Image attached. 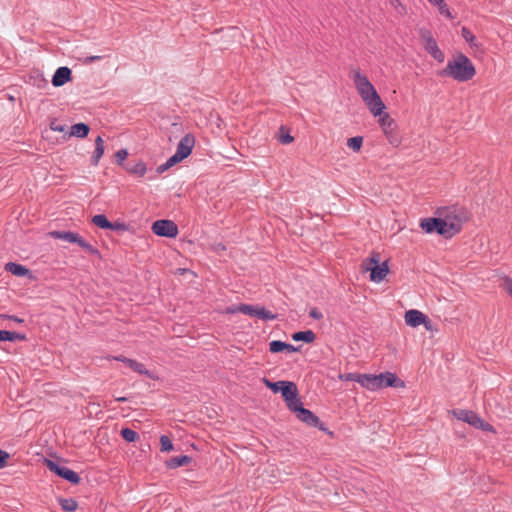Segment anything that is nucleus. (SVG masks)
Returning a JSON list of instances; mask_svg holds the SVG:
<instances>
[{"mask_svg":"<svg viewBox=\"0 0 512 512\" xmlns=\"http://www.w3.org/2000/svg\"><path fill=\"white\" fill-rule=\"evenodd\" d=\"M351 78L357 93L369 112L373 116L381 114L386 109V106L367 76L359 68H356L352 70Z\"/></svg>","mask_w":512,"mask_h":512,"instance_id":"1","label":"nucleus"},{"mask_svg":"<svg viewBox=\"0 0 512 512\" xmlns=\"http://www.w3.org/2000/svg\"><path fill=\"white\" fill-rule=\"evenodd\" d=\"M439 74L444 77H451L458 82H466L475 76L476 69L466 55L458 53L447 62L446 67Z\"/></svg>","mask_w":512,"mask_h":512,"instance_id":"2","label":"nucleus"},{"mask_svg":"<svg viewBox=\"0 0 512 512\" xmlns=\"http://www.w3.org/2000/svg\"><path fill=\"white\" fill-rule=\"evenodd\" d=\"M361 386L376 391L385 387L404 388L405 383L392 372H384L378 375L362 374Z\"/></svg>","mask_w":512,"mask_h":512,"instance_id":"3","label":"nucleus"},{"mask_svg":"<svg viewBox=\"0 0 512 512\" xmlns=\"http://www.w3.org/2000/svg\"><path fill=\"white\" fill-rule=\"evenodd\" d=\"M195 142L196 140L193 134L188 133L184 135L177 145L175 154L172 155L164 164L160 165L158 167V171L164 172L165 170L186 159L191 154L192 149L195 146Z\"/></svg>","mask_w":512,"mask_h":512,"instance_id":"4","label":"nucleus"},{"mask_svg":"<svg viewBox=\"0 0 512 512\" xmlns=\"http://www.w3.org/2000/svg\"><path fill=\"white\" fill-rule=\"evenodd\" d=\"M421 228L427 232H437L438 234L450 238L460 230V225L455 222H447L440 218H427L421 221Z\"/></svg>","mask_w":512,"mask_h":512,"instance_id":"5","label":"nucleus"},{"mask_svg":"<svg viewBox=\"0 0 512 512\" xmlns=\"http://www.w3.org/2000/svg\"><path fill=\"white\" fill-rule=\"evenodd\" d=\"M49 236L55 239H60L69 243H76L85 251L90 254L97 255L98 250L93 247L91 244L86 242L79 234L71 232V231H51L49 232Z\"/></svg>","mask_w":512,"mask_h":512,"instance_id":"6","label":"nucleus"},{"mask_svg":"<svg viewBox=\"0 0 512 512\" xmlns=\"http://www.w3.org/2000/svg\"><path fill=\"white\" fill-rule=\"evenodd\" d=\"M419 34L425 50L434 60L442 63L445 59V56L438 47L436 40L432 36V33L427 29H420Z\"/></svg>","mask_w":512,"mask_h":512,"instance_id":"7","label":"nucleus"},{"mask_svg":"<svg viewBox=\"0 0 512 512\" xmlns=\"http://www.w3.org/2000/svg\"><path fill=\"white\" fill-rule=\"evenodd\" d=\"M378 117V123L379 126L386 136L387 140L392 145H397L399 143L398 137H397V126L395 124V121L390 117L388 113L381 112V114L377 115Z\"/></svg>","mask_w":512,"mask_h":512,"instance_id":"8","label":"nucleus"},{"mask_svg":"<svg viewBox=\"0 0 512 512\" xmlns=\"http://www.w3.org/2000/svg\"><path fill=\"white\" fill-rule=\"evenodd\" d=\"M453 415L458 419V420H461L463 422H466L476 428H480L484 431H489L491 430V426L484 422L476 413H474L473 411H469V410H462V409H458V410H453Z\"/></svg>","mask_w":512,"mask_h":512,"instance_id":"9","label":"nucleus"},{"mask_svg":"<svg viewBox=\"0 0 512 512\" xmlns=\"http://www.w3.org/2000/svg\"><path fill=\"white\" fill-rule=\"evenodd\" d=\"M151 229L154 234L161 237L174 238L178 235V227L172 220H157Z\"/></svg>","mask_w":512,"mask_h":512,"instance_id":"10","label":"nucleus"},{"mask_svg":"<svg viewBox=\"0 0 512 512\" xmlns=\"http://www.w3.org/2000/svg\"><path fill=\"white\" fill-rule=\"evenodd\" d=\"M44 464L50 471L69 481L70 483L78 484L80 482V477L73 470L64 466H60L50 459H44Z\"/></svg>","mask_w":512,"mask_h":512,"instance_id":"11","label":"nucleus"},{"mask_svg":"<svg viewBox=\"0 0 512 512\" xmlns=\"http://www.w3.org/2000/svg\"><path fill=\"white\" fill-rule=\"evenodd\" d=\"M238 311L239 313H243L262 320H274L276 318V315L271 311L258 305L240 304L238 305Z\"/></svg>","mask_w":512,"mask_h":512,"instance_id":"12","label":"nucleus"},{"mask_svg":"<svg viewBox=\"0 0 512 512\" xmlns=\"http://www.w3.org/2000/svg\"><path fill=\"white\" fill-rule=\"evenodd\" d=\"M426 316L427 315H425L424 313H422L419 310L411 309L405 313L404 319H405V323L408 326L417 327L419 325H422L423 323H426L425 322Z\"/></svg>","mask_w":512,"mask_h":512,"instance_id":"13","label":"nucleus"},{"mask_svg":"<svg viewBox=\"0 0 512 512\" xmlns=\"http://www.w3.org/2000/svg\"><path fill=\"white\" fill-rule=\"evenodd\" d=\"M71 80V70L68 67H60L56 70L52 78V84L60 87Z\"/></svg>","mask_w":512,"mask_h":512,"instance_id":"14","label":"nucleus"},{"mask_svg":"<svg viewBox=\"0 0 512 512\" xmlns=\"http://www.w3.org/2000/svg\"><path fill=\"white\" fill-rule=\"evenodd\" d=\"M389 267L387 262L378 263L370 271V280L375 283H380L387 276Z\"/></svg>","mask_w":512,"mask_h":512,"instance_id":"15","label":"nucleus"},{"mask_svg":"<svg viewBox=\"0 0 512 512\" xmlns=\"http://www.w3.org/2000/svg\"><path fill=\"white\" fill-rule=\"evenodd\" d=\"M296 416L300 421L305 422L310 426H317L320 422L319 418L316 415H314L310 410H307L305 408L300 409L296 413Z\"/></svg>","mask_w":512,"mask_h":512,"instance_id":"16","label":"nucleus"},{"mask_svg":"<svg viewBox=\"0 0 512 512\" xmlns=\"http://www.w3.org/2000/svg\"><path fill=\"white\" fill-rule=\"evenodd\" d=\"M461 36L469 43L472 49L482 51V44L476 40L475 35L467 27H462Z\"/></svg>","mask_w":512,"mask_h":512,"instance_id":"17","label":"nucleus"},{"mask_svg":"<svg viewBox=\"0 0 512 512\" xmlns=\"http://www.w3.org/2000/svg\"><path fill=\"white\" fill-rule=\"evenodd\" d=\"M104 140L101 136H98L96 139H95V150H94V153L91 157V163L94 165V166H97L100 159L102 158L103 154H104Z\"/></svg>","mask_w":512,"mask_h":512,"instance_id":"18","label":"nucleus"},{"mask_svg":"<svg viewBox=\"0 0 512 512\" xmlns=\"http://www.w3.org/2000/svg\"><path fill=\"white\" fill-rule=\"evenodd\" d=\"M281 394L285 402L292 400L294 397L298 396V389L296 384L291 381H286L283 388L281 389Z\"/></svg>","mask_w":512,"mask_h":512,"instance_id":"19","label":"nucleus"},{"mask_svg":"<svg viewBox=\"0 0 512 512\" xmlns=\"http://www.w3.org/2000/svg\"><path fill=\"white\" fill-rule=\"evenodd\" d=\"M90 128L85 123H77L71 126L69 137L85 138L89 134Z\"/></svg>","mask_w":512,"mask_h":512,"instance_id":"20","label":"nucleus"},{"mask_svg":"<svg viewBox=\"0 0 512 512\" xmlns=\"http://www.w3.org/2000/svg\"><path fill=\"white\" fill-rule=\"evenodd\" d=\"M5 270L7 272H10L11 274L19 277H23L29 274V269L26 268L23 265L14 263V262H8L5 265Z\"/></svg>","mask_w":512,"mask_h":512,"instance_id":"21","label":"nucleus"},{"mask_svg":"<svg viewBox=\"0 0 512 512\" xmlns=\"http://www.w3.org/2000/svg\"><path fill=\"white\" fill-rule=\"evenodd\" d=\"M380 263V255L377 252H372L370 257L364 259L361 264L362 272H370L371 269Z\"/></svg>","mask_w":512,"mask_h":512,"instance_id":"22","label":"nucleus"},{"mask_svg":"<svg viewBox=\"0 0 512 512\" xmlns=\"http://www.w3.org/2000/svg\"><path fill=\"white\" fill-rule=\"evenodd\" d=\"M125 365L127 367H129L130 369H132L133 371L139 373V374L146 375V376H148L150 378L152 377L150 372L145 368V366L142 363H139L136 360L128 358V360H126V364Z\"/></svg>","mask_w":512,"mask_h":512,"instance_id":"23","label":"nucleus"},{"mask_svg":"<svg viewBox=\"0 0 512 512\" xmlns=\"http://www.w3.org/2000/svg\"><path fill=\"white\" fill-rule=\"evenodd\" d=\"M294 341H304L306 343H312L315 340V333L311 330L300 331L292 334Z\"/></svg>","mask_w":512,"mask_h":512,"instance_id":"24","label":"nucleus"},{"mask_svg":"<svg viewBox=\"0 0 512 512\" xmlns=\"http://www.w3.org/2000/svg\"><path fill=\"white\" fill-rule=\"evenodd\" d=\"M92 223L102 229L115 228L114 224L111 223L103 214L93 216Z\"/></svg>","mask_w":512,"mask_h":512,"instance_id":"25","label":"nucleus"},{"mask_svg":"<svg viewBox=\"0 0 512 512\" xmlns=\"http://www.w3.org/2000/svg\"><path fill=\"white\" fill-rule=\"evenodd\" d=\"M127 171L130 174L136 175L138 177H142L145 175L147 168L143 161H138L134 165L128 167Z\"/></svg>","mask_w":512,"mask_h":512,"instance_id":"26","label":"nucleus"},{"mask_svg":"<svg viewBox=\"0 0 512 512\" xmlns=\"http://www.w3.org/2000/svg\"><path fill=\"white\" fill-rule=\"evenodd\" d=\"M190 460H191L190 457H188L186 455L174 457V458H171L167 462V466L169 468L175 469V468H178L180 466L188 464L190 462Z\"/></svg>","mask_w":512,"mask_h":512,"instance_id":"27","label":"nucleus"},{"mask_svg":"<svg viewBox=\"0 0 512 512\" xmlns=\"http://www.w3.org/2000/svg\"><path fill=\"white\" fill-rule=\"evenodd\" d=\"M59 504L64 511L73 512L77 509V502L72 498H60Z\"/></svg>","mask_w":512,"mask_h":512,"instance_id":"28","label":"nucleus"},{"mask_svg":"<svg viewBox=\"0 0 512 512\" xmlns=\"http://www.w3.org/2000/svg\"><path fill=\"white\" fill-rule=\"evenodd\" d=\"M25 337L17 332L0 330V341L23 340Z\"/></svg>","mask_w":512,"mask_h":512,"instance_id":"29","label":"nucleus"},{"mask_svg":"<svg viewBox=\"0 0 512 512\" xmlns=\"http://www.w3.org/2000/svg\"><path fill=\"white\" fill-rule=\"evenodd\" d=\"M363 144V137L355 136L347 140V146L354 152H359Z\"/></svg>","mask_w":512,"mask_h":512,"instance_id":"30","label":"nucleus"},{"mask_svg":"<svg viewBox=\"0 0 512 512\" xmlns=\"http://www.w3.org/2000/svg\"><path fill=\"white\" fill-rule=\"evenodd\" d=\"M121 436L127 442H135L139 438L138 434L130 428H123L121 430Z\"/></svg>","mask_w":512,"mask_h":512,"instance_id":"31","label":"nucleus"},{"mask_svg":"<svg viewBox=\"0 0 512 512\" xmlns=\"http://www.w3.org/2000/svg\"><path fill=\"white\" fill-rule=\"evenodd\" d=\"M263 382L266 385V387L272 390L274 393L281 392V389L286 383V381L271 382L266 378L263 379Z\"/></svg>","mask_w":512,"mask_h":512,"instance_id":"32","label":"nucleus"},{"mask_svg":"<svg viewBox=\"0 0 512 512\" xmlns=\"http://www.w3.org/2000/svg\"><path fill=\"white\" fill-rule=\"evenodd\" d=\"M434 6H436L439 10V13L449 19H452L453 16L448 8L447 4L444 0H439Z\"/></svg>","mask_w":512,"mask_h":512,"instance_id":"33","label":"nucleus"},{"mask_svg":"<svg viewBox=\"0 0 512 512\" xmlns=\"http://www.w3.org/2000/svg\"><path fill=\"white\" fill-rule=\"evenodd\" d=\"M287 407L297 413L300 409H302V402L298 396L294 397L292 400L286 402Z\"/></svg>","mask_w":512,"mask_h":512,"instance_id":"34","label":"nucleus"},{"mask_svg":"<svg viewBox=\"0 0 512 512\" xmlns=\"http://www.w3.org/2000/svg\"><path fill=\"white\" fill-rule=\"evenodd\" d=\"M338 378L340 380H344V381H355L361 385L362 374H358V373L340 374L338 376Z\"/></svg>","mask_w":512,"mask_h":512,"instance_id":"35","label":"nucleus"},{"mask_svg":"<svg viewBox=\"0 0 512 512\" xmlns=\"http://www.w3.org/2000/svg\"><path fill=\"white\" fill-rule=\"evenodd\" d=\"M161 451L170 452L173 450V444L168 436L162 435L160 437Z\"/></svg>","mask_w":512,"mask_h":512,"instance_id":"36","label":"nucleus"},{"mask_svg":"<svg viewBox=\"0 0 512 512\" xmlns=\"http://www.w3.org/2000/svg\"><path fill=\"white\" fill-rule=\"evenodd\" d=\"M500 286L512 298V278L504 276Z\"/></svg>","mask_w":512,"mask_h":512,"instance_id":"37","label":"nucleus"},{"mask_svg":"<svg viewBox=\"0 0 512 512\" xmlns=\"http://www.w3.org/2000/svg\"><path fill=\"white\" fill-rule=\"evenodd\" d=\"M284 347H285V342L278 341V340H274V341L270 342V344H269V350L272 353L282 352V351H284Z\"/></svg>","mask_w":512,"mask_h":512,"instance_id":"38","label":"nucleus"},{"mask_svg":"<svg viewBox=\"0 0 512 512\" xmlns=\"http://www.w3.org/2000/svg\"><path fill=\"white\" fill-rule=\"evenodd\" d=\"M390 5L396 10V12L400 15H404L407 12L406 7L401 3L400 0H389Z\"/></svg>","mask_w":512,"mask_h":512,"instance_id":"39","label":"nucleus"},{"mask_svg":"<svg viewBox=\"0 0 512 512\" xmlns=\"http://www.w3.org/2000/svg\"><path fill=\"white\" fill-rule=\"evenodd\" d=\"M128 156V152L126 149H121L115 153L116 162L119 165H122V163L126 160Z\"/></svg>","mask_w":512,"mask_h":512,"instance_id":"40","label":"nucleus"},{"mask_svg":"<svg viewBox=\"0 0 512 512\" xmlns=\"http://www.w3.org/2000/svg\"><path fill=\"white\" fill-rule=\"evenodd\" d=\"M50 129L53 130V131H56V132H65L66 131V126L57 123L56 120H53L50 123Z\"/></svg>","mask_w":512,"mask_h":512,"instance_id":"41","label":"nucleus"},{"mask_svg":"<svg viewBox=\"0 0 512 512\" xmlns=\"http://www.w3.org/2000/svg\"><path fill=\"white\" fill-rule=\"evenodd\" d=\"M279 140L282 144H290L294 141V137L290 135V133H282L279 137Z\"/></svg>","mask_w":512,"mask_h":512,"instance_id":"42","label":"nucleus"},{"mask_svg":"<svg viewBox=\"0 0 512 512\" xmlns=\"http://www.w3.org/2000/svg\"><path fill=\"white\" fill-rule=\"evenodd\" d=\"M9 457L10 455L7 452L0 450V469L6 466Z\"/></svg>","mask_w":512,"mask_h":512,"instance_id":"43","label":"nucleus"},{"mask_svg":"<svg viewBox=\"0 0 512 512\" xmlns=\"http://www.w3.org/2000/svg\"><path fill=\"white\" fill-rule=\"evenodd\" d=\"M309 316L316 320H320L323 318L322 312L320 310H318L317 308H312L309 311Z\"/></svg>","mask_w":512,"mask_h":512,"instance_id":"44","label":"nucleus"},{"mask_svg":"<svg viewBox=\"0 0 512 512\" xmlns=\"http://www.w3.org/2000/svg\"><path fill=\"white\" fill-rule=\"evenodd\" d=\"M425 322L426 323H423L422 325H424L426 330H428V331H434L435 330L434 325H433L432 321L428 318V316H426Z\"/></svg>","mask_w":512,"mask_h":512,"instance_id":"45","label":"nucleus"},{"mask_svg":"<svg viewBox=\"0 0 512 512\" xmlns=\"http://www.w3.org/2000/svg\"><path fill=\"white\" fill-rule=\"evenodd\" d=\"M284 350H285V351H287V352L292 353V352H297V351H299V348H297V347H295V346H293V345H291V344H287V343H285Z\"/></svg>","mask_w":512,"mask_h":512,"instance_id":"46","label":"nucleus"},{"mask_svg":"<svg viewBox=\"0 0 512 512\" xmlns=\"http://www.w3.org/2000/svg\"><path fill=\"white\" fill-rule=\"evenodd\" d=\"M225 313H227V314L239 313V311H238V305H237V306H230V307H227V308H226V310H225Z\"/></svg>","mask_w":512,"mask_h":512,"instance_id":"47","label":"nucleus"},{"mask_svg":"<svg viewBox=\"0 0 512 512\" xmlns=\"http://www.w3.org/2000/svg\"><path fill=\"white\" fill-rule=\"evenodd\" d=\"M0 317L13 320V321H15L17 323H22L23 322V319H20V318H18L16 316L0 315Z\"/></svg>","mask_w":512,"mask_h":512,"instance_id":"48","label":"nucleus"},{"mask_svg":"<svg viewBox=\"0 0 512 512\" xmlns=\"http://www.w3.org/2000/svg\"><path fill=\"white\" fill-rule=\"evenodd\" d=\"M100 59H101V56H98V55L90 56V57H88V58L85 60V63L94 62V61H97V60H100Z\"/></svg>","mask_w":512,"mask_h":512,"instance_id":"49","label":"nucleus"},{"mask_svg":"<svg viewBox=\"0 0 512 512\" xmlns=\"http://www.w3.org/2000/svg\"><path fill=\"white\" fill-rule=\"evenodd\" d=\"M114 360H117V361H121L123 362L124 364H126V360H128V358L124 357V356H116L113 358Z\"/></svg>","mask_w":512,"mask_h":512,"instance_id":"50","label":"nucleus"},{"mask_svg":"<svg viewBox=\"0 0 512 512\" xmlns=\"http://www.w3.org/2000/svg\"><path fill=\"white\" fill-rule=\"evenodd\" d=\"M114 227L115 228H110L111 230H120V229H123L124 228V225L123 224H120V223H115L114 224Z\"/></svg>","mask_w":512,"mask_h":512,"instance_id":"51","label":"nucleus"},{"mask_svg":"<svg viewBox=\"0 0 512 512\" xmlns=\"http://www.w3.org/2000/svg\"><path fill=\"white\" fill-rule=\"evenodd\" d=\"M116 400L119 402H125V401H127V398L126 397H118V398H116Z\"/></svg>","mask_w":512,"mask_h":512,"instance_id":"52","label":"nucleus"},{"mask_svg":"<svg viewBox=\"0 0 512 512\" xmlns=\"http://www.w3.org/2000/svg\"><path fill=\"white\" fill-rule=\"evenodd\" d=\"M430 4L435 5L439 0H427Z\"/></svg>","mask_w":512,"mask_h":512,"instance_id":"53","label":"nucleus"}]
</instances>
